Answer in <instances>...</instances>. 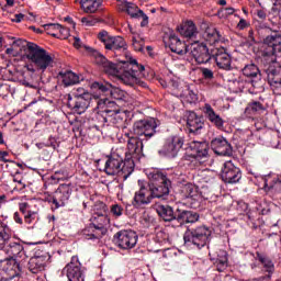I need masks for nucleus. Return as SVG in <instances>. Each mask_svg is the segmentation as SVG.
I'll use <instances>...</instances> for the list:
<instances>
[{"instance_id": "f257e3e1", "label": "nucleus", "mask_w": 281, "mask_h": 281, "mask_svg": "<svg viewBox=\"0 0 281 281\" xmlns=\"http://www.w3.org/2000/svg\"><path fill=\"white\" fill-rule=\"evenodd\" d=\"M145 69L144 65H139L137 59H133V57L122 60L119 64L108 60L103 66V71L108 76H112V78H116L120 82L130 87L139 85V76H143Z\"/></svg>"}, {"instance_id": "f03ea898", "label": "nucleus", "mask_w": 281, "mask_h": 281, "mask_svg": "<svg viewBox=\"0 0 281 281\" xmlns=\"http://www.w3.org/2000/svg\"><path fill=\"white\" fill-rule=\"evenodd\" d=\"M256 27L258 34L263 36L265 45H268L262 52V58L268 65H271V63H276V55L281 54V35L278 34V32H280V23L273 22V20L270 19L269 23L258 22Z\"/></svg>"}, {"instance_id": "7ed1b4c3", "label": "nucleus", "mask_w": 281, "mask_h": 281, "mask_svg": "<svg viewBox=\"0 0 281 281\" xmlns=\"http://www.w3.org/2000/svg\"><path fill=\"white\" fill-rule=\"evenodd\" d=\"M13 45L26 47V58L33 64V66H26L27 71H32V74H34V71H42V74H44L49 67L54 66V57L52 54L38 46V44L25 40H16L13 42Z\"/></svg>"}, {"instance_id": "20e7f679", "label": "nucleus", "mask_w": 281, "mask_h": 281, "mask_svg": "<svg viewBox=\"0 0 281 281\" xmlns=\"http://www.w3.org/2000/svg\"><path fill=\"white\" fill-rule=\"evenodd\" d=\"M94 216L92 218V223L86 229H83V238L86 240H100L103 236L106 235L109 226L111 225V218L106 215L109 212V206L104 204V202H99L95 204Z\"/></svg>"}, {"instance_id": "39448f33", "label": "nucleus", "mask_w": 281, "mask_h": 281, "mask_svg": "<svg viewBox=\"0 0 281 281\" xmlns=\"http://www.w3.org/2000/svg\"><path fill=\"white\" fill-rule=\"evenodd\" d=\"M97 102V120L101 126H109V124H117L120 120H124V112L120 110V105L115 101H111L106 98L94 99Z\"/></svg>"}, {"instance_id": "423d86ee", "label": "nucleus", "mask_w": 281, "mask_h": 281, "mask_svg": "<svg viewBox=\"0 0 281 281\" xmlns=\"http://www.w3.org/2000/svg\"><path fill=\"white\" fill-rule=\"evenodd\" d=\"M146 176L150 181L147 188L150 191L151 199H161L170 194L171 182L166 172L160 169H147Z\"/></svg>"}, {"instance_id": "0eeeda50", "label": "nucleus", "mask_w": 281, "mask_h": 281, "mask_svg": "<svg viewBox=\"0 0 281 281\" xmlns=\"http://www.w3.org/2000/svg\"><path fill=\"white\" fill-rule=\"evenodd\" d=\"M135 170V164L131 160V157L125 158V160L116 154L108 157L104 166L105 175L114 176L119 175L122 177L123 181H126L133 171Z\"/></svg>"}, {"instance_id": "6e6552de", "label": "nucleus", "mask_w": 281, "mask_h": 281, "mask_svg": "<svg viewBox=\"0 0 281 281\" xmlns=\"http://www.w3.org/2000/svg\"><path fill=\"white\" fill-rule=\"evenodd\" d=\"M190 148L195 153V155L186 156L184 164L190 168V170H196L207 161V157H210V145L207 142L193 140L190 143Z\"/></svg>"}, {"instance_id": "1a4fd4ad", "label": "nucleus", "mask_w": 281, "mask_h": 281, "mask_svg": "<svg viewBox=\"0 0 281 281\" xmlns=\"http://www.w3.org/2000/svg\"><path fill=\"white\" fill-rule=\"evenodd\" d=\"M212 231L207 226H198L195 228H188L184 233L183 240L186 245H194L198 249H203L207 243Z\"/></svg>"}, {"instance_id": "9d476101", "label": "nucleus", "mask_w": 281, "mask_h": 281, "mask_svg": "<svg viewBox=\"0 0 281 281\" xmlns=\"http://www.w3.org/2000/svg\"><path fill=\"white\" fill-rule=\"evenodd\" d=\"M132 133L136 137H139V139L148 142L157 133V120L149 117L134 122Z\"/></svg>"}, {"instance_id": "9b49d317", "label": "nucleus", "mask_w": 281, "mask_h": 281, "mask_svg": "<svg viewBox=\"0 0 281 281\" xmlns=\"http://www.w3.org/2000/svg\"><path fill=\"white\" fill-rule=\"evenodd\" d=\"M71 192H74L71 184L63 183L59 184V187L52 194H47L44 198V201L47 203H53L55 210H58L59 207H65V205L69 203Z\"/></svg>"}, {"instance_id": "f8f14e48", "label": "nucleus", "mask_w": 281, "mask_h": 281, "mask_svg": "<svg viewBox=\"0 0 281 281\" xmlns=\"http://www.w3.org/2000/svg\"><path fill=\"white\" fill-rule=\"evenodd\" d=\"M63 273L68 281H85V278H87V271L78 256L71 257L70 262L64 267Z\"/></svg>"}, {"instance_id": "ddd939ff", "label": "nucleus", "mask_w": 281, "mask_h": 281, "mask_svg": "<svg viewBox=\"0 0 281 281\" xmlns=\"http://www.w3.org/2000/svg\"><path fill=\"white\" fill-rule=\"evenodd\" d=\"M98 38L103 43L104 48L109 52H126L127 45L126 41L122 36H111L109 32L102 30L98 34Z\"/></svg>"}, {"instance_id": "4468645a", "label": "nucleus", "mask_w": 281, "mask_h": 281, "mask_svg": "<svg viewBox=\"0 0 281 281\" xmlns=\"http://www.w3.org/2000/svg\"><path fill=\"white\" fill-rule=\"evenodd\" d=\"M183 148V138L181 136H169L165 139L162 147L158 150L160 157L175 159L179 155V150Z\"/></svg>"}, {"instance_id": "2eb2a0df", "label": "nucleus", "mask_w": 281, "mask_h": 281, "mask_svg": "<svg viewBox=\"0 0 281 281\" xmlns=\"http://www.w3.org/2000/svg\"><path fill=\"white\" fill-rule=\"evenodd\" d=\"M92 89L95 91H99V93H103L104 95H111L114 100H117V102H126L128 100V94L126 91L113 87L110 82H98L94 81L91 86Z\"/></svg>"}, {"instance_id": "dca6fc26", "label": "nucleus", "mask_w": 281, "mask_h": 281, "mask_svg": "<svg viewBox=\"0 0 281 281\" xmlns=\"http://www.w3.org/2000/svg\"><path fill=\"white\" fill-rule=\"evenodd\" d=\"M139 236L135 231L123 229L114 234L113 240L119 249H133L137 245Z\"/></svg>"}, {"instance_id": "f3484780", "label": "nucleus", "mask_w": 281, "mask_h": 281, "mask_svg": "<svg viewBox=\"0 0 281 281\" xmlns=\"http://www.w3.org/2000/svg\"><path fill=\"white\" fill-rule=\"evenodd\" d=\"M67 106L74 113L82 115V113L91 106V93L83 92L82 94H77L75 97L69 95Z\"/></svg>"}, {"instance_id": "a211bd4d", "label": "nucleus", "mask_w": 281, "mask_h": 281, "mask_svg": "<svg viewBox=\"0 0 281 281\" xmlns=\"http://www.w3.org/2000/svg\"><path fill=\"white\" fill-rule=\"evenodd\" d=\"M191 56L198 65H205V63H210L212 59L207 44L200 43L199 41H194V43L191 44Z\"/></svg>"}, {"instance_id": "6ab92c4d", "label": "nucleus", "mask_w": 281, "mask_h": 281, "mask_svg": "<svg viewBox=\"0 0 281 281\" xmlns=\"http://www.w3.org/2000/svg\"><path fill=\"white\" fill-rule=\"evenodd\" d=\"M168 247H170V235L165 231H157L149 241L150 251L159 254V251H168Z\"/></svg>"}, {"instance_id": "aec40b11", "label": "nucleus", "mask_w": 281, "mask_h": 281, "mask_svg": "<svg viewBox=\"0 0 281 281\" xmlns=\"http://www.w3.org/2000/svg\"><path fill=\"white\" fill-rule=\"evenodd\" d=\"M221 177L224 183H238L243 179V172L233 161H226L222 168Z\"/></svg>"}, {"instance_id": "412c9836", "label": "nucleus", "mask_w": 281, "mask_h": 281, "mask_svg": "<svg viewBox=\"0 0 281 281\" xmlns=\"http://www.w3.org/2000/svg\"><path fill=\"white\" fill-rule=\"evenodd\" d=\"M243 76L249 78L251 87L257 91H262V75L260 74V68L256 64L246 65L243 70Z\"/></svg>"}, {"instance_id": "4be33fe9", "label": "nucleus", "mask_w": 281, "mask_h": 281, "mask_svg": "<svg viewBox=\"0 0 281 281\" xmlns=\"http://www.w3.org/2000/svg\"><path fill=\"white\" fill-rule=\"evenodd\" d=\"M125 137H127V153L125 154V158L133 161V157L135 155H139L144 150V139L137 137L136 135H133L132 133H125Z\"/></svg>"}, {"instance_id": "5701e85b", "label": "nucleus", "mask_w": 281, "mask_h": 281, "mask_svg": "<svg viewBox=\"0 0 281 281\" xmlns=\"http://www.w3.org/2000/svg\"><path fill=\"white\" fill-rule=\"evenodd\" d=\"M21 262L23 261L8 256H4V258H0V267L2 271H5V273L10 274L9 280H14V278H19V273H21Z\"/></svg>"}, {"instance_id": "b1692460", "label": "nucleus", "mask_w": 281, "mask_h": 281, "mask_svg": "<svg viewBox=\"0 0 281 281\" xmlns=\"http://www.w3.org/2000/svg\"><path fill=\"white\" fill-rule=\"evenodd\" d=\"M211 148L215 155L220 157H232L234 155V148L232 144L225 139V137H217L211 142Z\"/></svg>"}, {"instance_id": "393cba45", "label": "nucleus", "mask_w": 281, "mask_h": 281, "mask_svg": "<svg viewBox=\"0 0 281 281\" xmlns=\"http://www.w3.org/2000/svg\"><path fill=\"white\" fill-rule=\"evenodd\" d=\"M212 56L220 69H224V71L232 70V56L227 54L224 47L211 49Z\"/></svg>"}, {"instance_id": "a878e982", "label": "nucleus", "mask_w": 281, "mask_h": 281, "mask_svg": "<svg viewBox=\"0 0 281 281\" xmlns=\"http://www.w3.org/2000/svg\"><path fill=\"white\" fill-rule=\"evenodd\" d=\"M7 257L25 262L27 260V255L25 254V248L20 241H11L4 248Z\"/></svg>"}, {"instance_id": "bb28decb", "label": "nucleus", "mask_w": 281, "mask_h": 281, "mask_svg": "<svg viewBox=\"0 0 281 281\" xmlns=\"http://www.w3.org/2000/svg\"><path fill=\"white\" fill-rule=\"evenodd\" d=\"M166 47H169V49L173 54H178L179 56H183L188 54V44L186 42L181 41L179 36L175 33H170L168 36V41L166 42Z\"/></svg>"}, {"instance_id": "cd10ccee", "label": "nucleus", "mask_w": 281, "mask_h": 281, "mask_svg": "<svg viewBox=\"0 0 281 281\" xmlns=\"http://www.w3.org/2000/svg\"><path fill=\"white\" fill-rule=\"evenodd\" d=\"M153 201V195L148 187H140L138 191L135 192L132 205L136 209L144 207V205H149Z\"/></svg>"}, {"instance_id": "c85d7f7f", "label": "nucleus", "mask_w": 281, "mask_h": 281, "mask_svg": "<svg viewBox=\"0 0 281 281\" xmlns=\"http://www.w3.org/2000/svg\"><path fill=\"white\" fill-rule=\"evenodd\" d=\"M124 7L131 19H142L140 27H146V25H148V15H146V13H144V11H142L137 4L125 1Z\"/></svg>"}, {"instance_id": "c756f323", "label": "nucleus", "mask_w": 281, "mask_h": 281, "mask_svg": "<svg viewBox=\"0 0 281 281\" xmlns=\"http://www.w3.org/2000/svg\"><path fill=\"white\" fill-rule=\"evenodd\" d=\"M203 113L206 120H209V122H211L215 128H223V126H225V121L218 113H216V111H214V108H212L210 103L204 104Z\"/></svg>"}, {"instance_id": "7c9ffc66", "label": "nucleus", "mask_w": 281, "mask_h": 281, "mask_svg": "<svg viewBox=\"0 0 281 281\" xmlns=\"http://www.w3.org/2000/svg\"><path fill=\"white\" fill-rule=\"evenodd\" d=\"M187 126L189 128V133L199 135V132L203 128V126H205V123L203 122L202 116H199L194 112H189L187 116Z\"/></svg>"}, {"instance_id": "2f4dec72", "label": "nucleus", "mask_w": 281, "mask_h": 281, "mask_svg": "<svg viewBox=\"0 0 281 281\" xmlns=\"http://www.w3.org/2000/svg\"><path fill=\"white\" fill-rule=\"evenodd\" d=\"M175 221H178L180 225H186V223H196V221H199V215L192 211L177 209L175 212Z\"/></svg>"}, {"instance_id": "473e14b6", "label": "nucleus", "mask_w": 281, "mask_h": 281, "mask_svg": "<svg viewBox=\"0 0 281 281\" xmlns=\"http://www.w3.org/2000/svg\"><path fill=\"white\" fill-rule=\"evenodd\" d=\"M256 260L260 262L262 266V269L266 273H268V278H271L273 273L276 272V263H273V260L267 256L265 252L257 251L256 252Z\"/></svg>"}, {"instance_id": "72a5a7b5", "label": "nucleus", "mask_w": 281, "mask_h": 281, "mask_svg": "<svg viewBox=\"0 0 281 281\" xmlns=\"http://www.w3.org/2000/svg\"><path fill=\"white\" fill-rule=\"evenodd\" d=\"M268 82L277 95H281V67L268 72Z\"/></svg>"}, {"instance_id": "f704fd0d", "label": "nucleus", "mask_w": 281, "mask_h": 281, "mask_svg": "<svg viewBox=\"0 0 281 281\" xmlns=\"http://www.w3.org/2000/svg\"><path fill=\"white\" fill-rule=\"evenodd\" d=\"M267 111L265 104L259 101L249 102L244 111V115L250 117L251 120L258 117V115H262Z\"/></svg>"}, {"instance_id": "c9c22d12", "label": "nucleus", "mask_w": 281, "mask_h": 281, "mask_svg": "<svg viewBox=\"0 0 281 281\" xmlns=\"http://www.w3.org/2000/svg\"><path fill=\"white\" fill-rule=\"evenodd\" d=\"M45 267H47L46 256H34L29 260V270L31 273H41V271H45Z\"/></svg>"}, {"instance_id": "e433bc0d", "label": "nucleus", "mask_w": 281, "mask_h": 281, "mask_svg": "<svg viewBox=\"0 0 281 281\" xmlns=\"http://www.w3.org/2000/svg\"><path fill=\"white\" fill-rule=\"evenodd\" d=\"M204 41L209 43V45H218V43L225 42V37L221 35V32L215 27H209L204 32Z\"/></svg>"}, {"instance_id": "4c0bfd02", "label": "nucleus", "mask_w": 281, "mask_h": 281, "mask_svg": "<svg viewBox=\"0 0 281 281\" xmlns=\"http://www.w3.org/2000/svg\"><path fill=\"white\" fill-rule=\"evenodd\" d=\"M180 34H182L184 38H196L199 29H196V24H194L192 20H188L182 24Z\"/></svg>"}, {"instance_id": "58836bf2", "label": "nucleus", "mask_w": 281, "mask_h": 281, "mask_svg": "<svg viewBox=\"0 0 281 281\" xmlns=\"http://www.w3.org/2000/svg\"><path fill=\"white\" fill-rule=\"evenodd\" d=\"M156 212L165 222L175 221V210L168 204H156Z\"/></svg>"}, {"instance_id": "ea45409f", "label": "nucleus", "mask_w": 281, "mask_h": 281, "mask_svg": "<svg viewBox=\"0 0 281 281\" xmlns=\"http://www.w3.org/2000/svg\"><path fill=\"white\" fill-rule=\"evenodd\" d=\"M80 5L83 12L94 14V12L102 10V0H80Z\"/></svg>"}, {"instance_id": "a19ab883", "label": "nucleus", "mask_w": 281, "mask_h": 281, "mask_svg": "<svg viewBox=\"0 0 281 281\" xmlns=\"http://www.w3.org/2000/svg\"><path fill=\"white\" fill-rule=\"evenodd\" d=\"M63 83L65 87H71L74 85H78L80 82V76L76 75V72L68 70L65 72H59Z\"/></svg>"}, {"instance_id": "79ce46f5", "label": "nucleus", "mask_w": 281, "mask_h": 281, "mask_svg": "<svg viewBox=\"0 0 281 281\" xmlns=\"http://www.w3.org/2000/svg\"><path fill=\"white\" fill-rule=\"evenodd\" d=\"M12 241V231L10 227L4 226L0 228V249H5Z\"/></svg>"}, {"instance_id": "37998d69", "label": "nucleus", "mask_w": 281, "mask_h": 281, "mask_svg": "<svg viewBox=\"0 0 281 281\" xmlns=\"http://www.w3.org/2000/svg\"><path fill=\"white\" fill-rule=\"evenodd\" d=\"M182 194L184 199H192L194 201V198L199 196V190L196 186L187 183L182 187Z\"/></svg>"}, {"instance_id": "c03bdc74", "label": "nucleus", "mask_w": 281, "mask_h": 281, "mask_svg": "<svg viewBox=\"0 0 281 281\" xmlns=\"http://www.w3.org/2000/svg\"><path fill=\"white\" fill-rule=\"evenodd\" d=\"M29 207L30 204L27 202L19 203V210L21 213L24 214V221L25 223H27V225L32 224V218H34V216L36 215L35 212L27 211Z\"/></svg>"}, {"instance_id": "a18cd8bd", "label": "nucleus", "mask_w": 281, "mask_h": 281, "mask_svg": "<svg viewBox=\"0 0 281 281\" xmlns=\"http://www.w3.org/2000/svg\"><path fill=\"white\" fill-rule=\"evenodd\" d=\"M132 45H133L135 52H144L145 42H144L142 35L132 36Z\"/></svg>"}, {"instance_id": "49530a36", "label": "nucleus", "mask_w": 281, "mask_h": 281, "mask_svg": "<svg viewBox=\"0 0 281 281\" xmlns=\"http://www.w3.org/2000/svg\"><path fill=\"white\" fill-rule=\"evenodd\" d=\"M54 38H60L61 41H65L69 38V29L64 27L59 24V29H57V33L53 34Z\"/></svg>"}, {"instance_id": "de8ad7c7", "label": "nucleus", "mask_w": 281, "mask_h": 281, "mask_svg": "<svg viewBox=\"0 0 281 281\" xmlns=\"http://www.w3.org/2000/svg\"><path fill=\"white\" fill-rule=\"evenodd\" d=\"M184 100L189 102V104H194L195 102H199V94H196V92H193L190 88H188L187 92L184 93Z\"/></svg>"}, {"instance_id": "09e8293b", "label": "nucleus", "mask_w": 281, "mask_h": 281, "mask_svg": "<svg viewBox=\"0 0 281 281\" xmlns=\"http://www.w3.org/2000/svg\"><path fill=\"white\" fill-rule=\"evenodd\" d=\"M45 32L49 35L54 37V34H57L60 24H56V23H49V24H44L43 25Z\"/></svg>"}, {"instance_id": "8fccbe9b", "label": "nucleus", "mask_w": 281, "mask_h": 281, "mask_svg": "<svg viewBox=\"0 0 281 281\" xmlns=\"http://www.w3.org/2000/svg\"><path fill=\"white\" fill-rule=\"evenodd\" d=\"M92 56H94L97 65H101V67H104V65H106L109 61V59H106V57H104V55L100 54L98 50H93Z\"/></svg>"}, {"instance_id": "3c124183", "label": "nucleus", "mask_w": 281, "mask_h": 281, "mask_svg": "<svg viewBox=\"0 0 281 281\" xmlns=\"http://www.w3.org/2000/svg\"><path fill=\"white\" fill-rule=\"evenodd\" d=\"M110 212L113 214V216H115V218H120V216L124 214V207H122L120 204H112Z\"/></svg>"}, {"instance_id": "603ef678", "label": "nucleus", "mask_w": 281, "mask_h": 281, "mask_svg": "<svg viewBox=\"0 0 281 281\" xmlns=\"http://www.w3.org/2000/svg\"><path fill=\"white\" fill-rule=\"evenodd\" d=\"M235 12H238V10L229 7L220 9L217 14L218 16H232V14H234Z\"/></svg>"}, {"instance_id": "864d4df0", "label": "nucleus", "mask_w": 281, "mask_h": 281, "mask_svg": "<svg viewBox=\"0 0 281 281\" xmlns=\"http://www.w3.org/2000/svg\"><path fill=\"white\" fill-rule=\"evenodd\" d=\"M217 265V271H223L225 267H227V255H224L223 257L218 258L216 260Z\"/></svg>"}, {"instance_id": "5fc2aeb1", "label": "nucleus", "mask_w": 281, "mask_h": 281, "mask_svg": "<svg viewBox=\"0 0 281 281\" xmlns=\"http://www.w3.org/2000/svg\"><path fill=\"white\" fill-rule=\"evenodd\" d=\"M200 71L205 80H212L214 78V71L210 68H200Z\"/></svg>"}, {"instance_id": "6e6d98bb", "label": "nucleus", "mask_w": 281, "mask_h": 281, "mask_svg": "<svg viewBox=\"0 0 281 281\" xmlns=\"http://www.w3.org/2000/svg\"><path fill=\"white\" fill-rule=\"evenodd\" d=\"M263 180V190L269 192V190L273 189V183H271V177L265 178L260 177Z\"/></svg>"}, {"instance_id": "4d7b16f0", "label": "nucleus", "mask_w": 281, "mask_h": 281, "mask_svg": "<svg viewBox=\"0 0 281 281\" xmlns=\"http://www.w3.org/2000/svg\"><path fill=\"white\" fill-rule=\"evenodd\" d=\"M45 146L46 148H53L54 150H56V148H58V142L56 140V137L49 136Z\"/></svg>"}, {"instance_id": "13d9d810", "label": "nucleus", "mask_w": 281, "mask_h": 281, "mask_svg": "<svg viewBox=\"0 0 281 281\" xmlns=\"http://www.w3.org/2000/svg\"><path fill=\"white\" fill-rule=\"evenodd\" d=\"M10 93V86L8 83H0V98H5Z\"/></svg>"}, {"instance_id": "bf43d9fd", "label": "nucleus", "mask_w": 281, "mask_h": 281, "mask_svg": "<svg viewBox=\"0 0 281 281\" xmlns=\"http://www.w3.org/2000/svg\"><path fill=\"white\" fill-rule=\"evenodd\" d=\"M251 24L249 23V21L240 18L239 22L237 23V30H247V27H249Z\"/></svg>"}, {"instance_id": "052dcab7", "label": "nucleus", "mask_w": 281, "mask_h": 281, "mask_svg": "<svg viewBox=\"0 0 281 281\" xmlns=\"http://www.w3.org/2000/svg\"><path fill=\"white\" fill-rule=\"evenodd\" d=\"M256 15L260 21H265L267 19V11L262 10V9H258L256 11Z\"/></svg>"}, {"instance_id": "680f3d73", "label": "nucleus", "mask_w": 281, "mask_h": 281, "mask_svg": "<svg viewBox=\"0 0 281 281\" xmlns=\"http://www.w3.org/2000/svg\"><path fill=\"white\" fill-rule=\"evenodd\" d=\"M81 23L87 27H91L95 22L91 18H81Z\"/></svg>"}, {"instance_id": "e2e57ef3", "label": "nucleus", "mask_w": 281, "mask_h": 281, "mask_svg": "<svg viewBox=\"0 0 281 281\" xmlns=\"http://www.w3.org/2000/svg\"><path fill=\"white\" fill-rule=\"evenodd\" d=\"M13 221H15V223H18V225H23V217H21L20 212H15L13 214Z\"/></svg>"}, {"instance_id": "0e129e2a", "label": "nucleus", "mask_w": 281, "mask_h": 281, "mask_svg": "<svg viewBox=\"0 0 281 281\" xmlns=\"http://www.w3.org/2000/svg\"><path fill=\"white\" fill-rule=\"evenodd\" d=\"M25 15L23 13L15 14L14 18L11 20L13 23H21Z\"/></svg>"}, {"instance_id": "69168bd1", "label": "nucleus", "mask_w": 281, "mask_h": 281, "mask_svg": "<svg viewBox=\"0 0 281 281\" xmlns=\"http://www.w3.org/2000/svg\"><path fill=\"white\" fill-rule=\"evenodd\" d=\"M10 154L8 151H0V160L3 161L4 164H8V159L7 157L9 156Z\"/></svg>"}, {"instance_id": "338daca9", "label": "nucleus", "mask_w": 281, "mask_h": 281, "mask_svg": "<svg viewBox=\"0 0 281 281\" xmlns=\"http://www.w3.org/2000/svg\"><path fill=\"white\" fill-rule=\"evenodd\" d=\"M74 47L77 49H80L82 47V42L80 41V37H75Z\"/></svg>"}, {"instance_id": "774afa93", "label": "nucleus", "mask_w": 281, "mask_h": 281, "mask_svg": "<svg viewBox=\"0 0 281 281\" xmlns=\"http://www.w3.org/2000/svg\"><path fill=\"white\" fill-rule=\"evenodd\" d=\"M8 203V196H5V194H1L0 195V207L1 205Z\"/></svg>"}]
</instances>
